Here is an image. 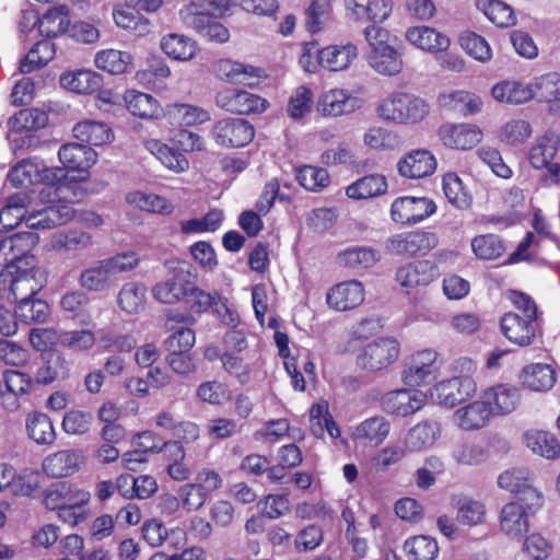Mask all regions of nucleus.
I'll return each instance as SVG.
<instances>
[{
	"mask_svg": "<svg viewBox=\"0 0 560 560\" xmlns=\"http://www.w3.org/2000/svg\"><path fill=\"white\" fill-rule=\"evenodd\" d=\"M428 110L423 100L407 93L389 95L377 108L383 119L396 122H417L425 117Z\"/></svg>",
	"mask_w": 560,
	"mask_h": 560,
	"instance_id": "f03ea898",
	"label": "nucleus"
},
{
	"mask_svg": "<svg viewBox=\"0 0 560 560\" xmlns=\"http://www.w3.org/2000/svg\"><path fill=\"white\" fill-rule=\"evenodd\" d=\"M404 550L412 560H433L439 551L435 539L428 536H415L404 544Z\"/></svg>",
	"mask_w": 560,
	"mask_h": 560,
	"instance_id": "4d7b16f0",
	"label": "nucleus"
},
{
	"mask_svg": "<svg viewBox=\"0 0 560 560\" xmlns=\"http://www.w3.org/2000/svg\"><path fill=\"white\" fill-rule=\"evenodd\" d=\"M443 191L450 203L458 209H466L470 205V198L459 176L447 173L443 176Z\"/></svg>",
	"mask_w": 560,
	"mask_h": 560,
	"instance_id": "13d9d810",
	"label": "nucleus"
},
{
	"mask_svg": "<svg viewBox=\"0 0 560 560\" xmlns=\"http://www.w3.org/2000/svg\"><path fill=\"white\" fill-rule=\"evenodd\" d=\"M491 409L486 404L485 399L481 401H474L468 406L458 409L455 415V421L464 430H477L487 424L490 419Z\"/></svg>",
	"mask_w": 560,
	"mask_h": 560,
	"instance_id": "c9c22d12",
	"label": "nucleus"
},
{
	"mask_svg": "<svg viewBox=\"0 0 560 560\" xmlns=\"http://www.w3.org/2000/svg\"><path fill=\"white\" fill-rule=\"evenodd\" d=\"M145 148L170 170L182 172L188 167V161L182 153L155 139L145 141Z\"/></svg>",
	"mask_w": 560,
	"mask_h": 560,
	"instance_id": "a18cd8bd",
	"label": "nucleus"
},
{
	"mask_svg": "<svg viewBox=\"0 0 560 560\" xmlns=\"http://www.w3.org/2000/svg\"><path fill=\"white\" fill-rule=\"evenodd\" d=\"M486 517V508L483 503L465 499L458 502L456 520L459 524L464 526H477L485 521Z\"/></svg>",
	"mask_w": 560,
	"mask_h": 560,
	"instance_id": "e2e57ef3",
	"label": "nucleus"
},
{
	"mask_svg": "<svg viewBox=\"0 0 560 560\" xmlns=\"http://www.w3.org/2000/svg\"><path fill=\"white\" fill-rule=\"evenodd\" d=\"M387 190L386 178L380 174H372L359 178L346 189V194L352 199H366L385 194Z\"/></svg>",
	"mask_w": 560,
	"mask_h": 560,
	"instance_id": "ea45409f",
	"label": "nucleus"
},
{
	"mask_svg": "<svg viewBox=\"0 0 560 560\" xmlns=\"http://www.w3.org/2000/svg\"><path fill=\"white\" fill-rule=\"evenodd\" d=\"M476 388V383L470 376H454L438 383L431 389V397L439 405L454 407L474 395Z\"/></svg>",
	"mask_w": 560,
	"mask_h": 560,
	"instance_id": "f8f14e48",
	"label": "nucleus"
},
{
	"mask_svg": "<svg viewBox=\"0 0 560 560\" xmlns=\"http://www.w3.org/2000/svg\"><path fill=\"white\" fill-rule=\"evenodd\" d=\"M462 48L474 59L486 62L491 59V49L487 40L480 35L468 32L459 37Z\"/></svg>",
	"mask_w": 560,
	"mask_h": 560,
	"instance_id": "774afa93",
	"label": "nucleus"
},
{
	"mask_svg": "<svg viewBox=\"0 0 560 560\" xmlns=\"http://www.w3.org/2000/svg\"><path fill=\"white\" fill-rule=\"evenodd\" d=\"M440 431V424L434 420H425L416 424L406 436L407 451L424 452L429 450L436 442Z\"/></svg>",
	"mask_w": 560,
	"mask_h": 560,
	"instance_id": "c85d7f7f",
	"label": "nucleus"
},
{
	"mask_svg": "<svg viewBox=\"0 0 560 560\" xmlns=\"http://www.w3.org/2000/svg\"><path fill=\"white\" fill-rule=\"evenodd\" d=\"M172 276L156 283L152 289L153 296L165 304H174L187 295V290L197 278L196 269L187 261H170Z\"/></svg>",
	"mask_w": 560,
	"mask_h": 560,
	"instance_id": "7ed1b4c3",
	"label": "nucleus"
},
{
	"mask_svg": "<svg viewBox=\"0 0 560 560\" xmlns=\"http://www.w3.org/2000/svg\"><path fill=\"white\" fill-rule=\"evenodd\" d=\"M215 104L233 114L250 115L262 113L267 108L268 102L244 90L226 89L215 95Z\"/></svg>",
	"mask_w": 560,
	"mask_h": 560,
	"instance_id": "9d476101",
	"label": "nucleus"
},
{
	"mask_svg": "<svg viewBox=\"0 0 560 560\" xmlns=\"http://www.w3.org/2000/svg\"><path fill=\"white\" fill-rule=\"evenodd\" d=\"M364 301V289L357 280L346 281L335 285L327 293V303L336 311H348Z\"/></svg>",
	"mask_w": 560,
	"mask_h": 560,
	"instance_id": "aec40b11",
	"label": "nucleus"
},
{
	"mask_svg": "<svg viewBox=\"0 0 560 560\" xmlns=\"http://www.w3.org/2000/svg\"><path fill=\"white\" fill-rule=\"evenodd\" d=\"M225 9V3L220 11H214L208 5H201L198 11L185 7L179 11V16L186 27L195 30L200 36L212 42L224 43L230 37L229 30L212 15L222 14Z\"/></svg>",
	"mask_w": 560,
	"mask_h": 560,
	"instance_id": "20e7f679",
	"label": "nucleus"
},
{
	"mask_svg": "<svg viewBox=\"0 0 560 560\" xmlns=\"http://www.w3.org/2000/svg\"><path fill=\"white\" fill-rule=\"evenodd\" d=\"M127 109L143 119L158 118L161 113L159 102L150 94L142 92H128L125 96Z\"/></svg>",
	"mask_w": 560,
	"mask_h": 560,
	"instance_id": "37998d69",
	"label": "nucleus"
},
{
	"mask_svg": "<svg viewBox=\"0 0 560 560\" xmlns=\"http://www.w3.org/2000/svg\"><path fill=\"white\" fill-rule=\"evenodd\" d=\"M27 431L31 439L38 444H48L55 439L52 423L44 413H35L28 418Z\"/></svg>",
	"mask_w": 560,
	"mask_h": 560,
	"instance_id": "69168bd1",
	"label": "nucleus"
},
{
	"mask_svg": "<svg viewBox=\"0 0 560 560\" xmlns=\"http://www.w3.org/2000/svg\"><path fill=\"white\" fill-rule=\"evenodd\" d=\"M527 513L518 502H510L502 508L500 516L501 530L511 537H518L527 532Z\"/></svg>",
	"mask_w": 560,
	"mask_h": 560,
	"instance_id": "f704fd0d",
	"label": "nucleus"
},
{
	"mask_svg": "<svg viewBox=\"0 0 560 560\" xmlns=\"http://www.w3.org/2000/svg\"><path fill=\"white\" fill-rule=\"evenodd\" d=\"M89 491L79 489L69 482H57L51 485L44 495V504L49 510L66 508V513H70V508H84L90 501Z\"/></svg>",
	"mask_w": 560,
	"mask_h": 560,
	"instance_id": "4468645a",
	"label": "nucleus"
},
{
	"mask_svg": "<svg viewBox=\"0 0 560 560\" xmlns=\"http://www.w3.org/2000/svg\"><path fill=\"white\" fill-rule=\"evenodd\" d=\"M357 54L358 49L352 44L343 46L331 45L318 50L317 60L322 67L330 71H340L348 68L357 57Z\"/></svg>",
	"mask_w": 560,
	"mask_h": 560,
	"instance_id": "7c9ffc66",
	"label": "nucleus"
},
{
	"mask_svg": "<svg viewBox=\"0 0 560 560\" xmlns=\"http://www.w3.org/2000/svg\"><path fill=\"white\" fill-rule=\"evenodd\" d=\"M69 368L65 357L58 351H49L42 355L35 380L38 384H50L68 376Z\"/></svg>",
	"mask_w": 560,
	"mask_h": 560,
	"instance_id": "2f4dec72",
	"label": "nucleus"
},
{
	"mask_svg": "<svg viewBox=\"0 0 560 560\" xmlns=\"http://www.w3.org/2000/svg\"><path fill=\"white\" fill-rule=\"evenodd\" d=\"M93 245V236L83 230H67L55 233L51 247L57 252L80 255Z\"/></svg>",
	"mask_w": 560,
	"mask_h": 560,
	"instance_id": "bb28decb",
	"label": "nucleus"
},
{
	"mask_svg": "<svg viewBox=\"0 0 560 560\" xmlns=\"http://www.w3.org/2000/svg\"><path fill=\"white\" fill-rule=\"evenodd\" d=\"M407 40L425 51H444L450 46V39L446 35L429 26H413L406 32Z\"/></svg>",
	"mask_w": 560,
	"mask_h": 560,
	"instance_id": "a878e982",
	"label": "nucleus"
},
{
	"mask_svg": "<svg viewBox=\"0 0 560 560\" xmlns=\"http://www.w3.org/2000/svg\"><path fill=\"white\" fill-rule=\"evenodd\" d=\"M40 182L45 186L38 191V198L45 206L40 209L30 206L22 217H25L30 229L48 230L67 223L73 217V208L65 202L69 189L65 167H47L39 161Z\"/></svg>",
	"mask_w": 560,
	"mask_h": 560,
	"instance_id": "f257e3e1",
	"label": "nucleus"
},
{
	"mask_svg": "<svg viewBox=\"0 0 560 560\" xmlns=\"http://www.w3.org/2000/svg\"><path fill=\"white\" fill-rule=\"evenodd\" d=\"M161 49L175 60H190L196 54V45L184 35L167 34L161 39Z\"/></svg>",
	"mask_w": 560,
	"mask_h": 560,
	"instance_id": "49530a36",
	"label": "nucleus"
},
{
	"mask_svg": "<svg viewBox=\"0 0 560 560\" xmlns=\"http://www.w3.org/2000/svg\"><path fill=\"white\" fill-rule=\"evenodd\" d=\"M478 5L482 9L486 16L500 27L514 25L515 16L513 10L506 3L500 0H479Z\"/></svg>",
	"mask_w": 560,
	"mask_h": 560,
	"instance_id": "6e6d98bb",
	"label": "nucleus"
},
{
	"mask_svg": "<svg viewBox=\"0 0 560 560\" xmlns=\"http://www.w3.org/2000/svg\"><path fill=\"white\" fill-rule=\"evenodd\" d=\"M44 287V275L40 269L31 266L21 268L16 265L15 276L11 281L10 291L15 302L22 301V298L33 299Z\"/></svg>",
	"mask_w": 560,
	"mask_h": 560,
	"instance_id": "6ab92c4d",
	"label": "nucleus"
},
{
	"mask_svg": "<svg viewBox=\"0 0 560 560\" xmlns=\"http://www.w3.org/2000/svg\"><path fill=\"white\" fill-rule=\"evenodd\" d=\"M48 122L47 114L38 108L21 109L9 119L10 133L9 137L23 131H36L44 128Z\"/></svg>",
	"mask_w": 560,
	"mask_h": 560,
	"instance_id": "4c0bfd02",
	"label": "nucleus"
},
{
	"mask_svg": "<svg viewBox=\"0 0 560 560\" xmlns=\"http://www.w3.org/2000/svg\"><path fill=\"white\" fill-rule=\"evenodd\" d=\"M427 401V395L417 389H396L382 399L383 409L395 416L407 417L420 410Z\"/></svg>",
	"mask_w": 560,
	"mask_h": 560,
	"instance_id": "2eb2a0df",
	"label": "nucleus"
},
{
	"mask_svg": "<svg viewBox=\"0 0 560 560\" xmlns=\"http://www.w3.org/2000/svg\"><path fill=\"white\" fill-rule=\"evenodd\" d=\"M438 353L433 350H423L411 355L402 371V381L408 386H420L430 383L436 377L439 366Z\"/></svg>",
	"mask_w": 560,
	"mask_h": 560,
	"instance_id": "ddd939ff",
	"label": "nucleus"
},
{
	"mask_svg": "<svg viewBox=\"0 0 560 560\" xmlns=\"http://www.w3.org/2000/svg\"><path fill=\"white\" fill-rule=\"evenodd\" d=\"M65 170L83 172L95 164L97 153L91 147L83 143L63 144L58 152Z\"/></svg>",
	"mask_w": 560,
	"mask_h": 560,
	"instance_id": "4be33fe9",
	"label": "nucleus"
},
{
	"mask_svg": "<svg viewBox=\"0 0 560 560\" xmlns=\"http://www.w3.org/2000/svg\"><path fill=\"white\" fill-rule=\"evenodd\" d=\"M358 100L345 90H330L325 92L317 101L316 109L323 116L337 117L352 113L357 108Z\"/></svg>",
	"mask_w": 560,
	"mask_h": 560,
	"instance_id": "b1692460",
	"label": "nucleus"
},
{
	"mask_svg": "<svg viewBox=\"0 0 560 560\" xmlns=\"http://www.w3.org/2000/svg\"><path fill=\"white\" fill-rule=\"evenodd\" d=\"M113 18L118 27L133 31L138 35L149 32V21L143 19L139 11L130 7L115 9Z\"/></svg>",
	"mask_w": 560,
	"mask_h": 560,
	"instance_id": "bf43d9fd",
	"label": "nucleus"
},
{
	"mask_svg": "<svg viewBox=\"0 0 560 560\" xmlns=\"http://www.w3.org/2000/svg\"><path fill=\"white\" fill-rule=\"evenodd\" d=\"M368 62L376 72L384 75H395L402 68L401 58L392 46L369 52Z\"/></svg>",
	"mask_w": 560,
	"mask_h": 560,
	"instance_id": "79ce46f5",
	"label": "nucleus"
},
{
	"mask_svg": "<svg viewBox=\"0 0 560 560\" xmlns=\"http://www.w3.org/2000/svg\"><path fill=\"white\" fill-rule=\"evenodd\" d=\"M217 144L224 148H242L248 144L255 135L254 127L243 118H224L212 128Z\"/></svg>",
	"mask_w": 560,
	"mask_h": 560,
	"instance_id": "1a4fd4ad",
	"label": "nucleus"
},
{
	"mask_svg": "<svg viewBox=\"0 0 560 560\" xmlns=\"http://www.w3.org/2000/svg\"><path fill=\"white\" fill-rule=\"evenodd\" d=\"M471 248L477 257L485 260L497 259L505 252L503 241L495 234H485L474 237Z\"/></svg>",
	"mask_w": 560,
	"mask_h": 560,
	"instance_id": "5fc2aeb1",
	"label": "nucleus"
},
{
	"mask_svg": "<svg viewBox=\"0 0 560 560\" xmlns=\"http://www.w3.org/2000/svg\"><path fill=\"white\" fill-rule=\"evenodd\" d=\"M133 453H161L171 455L183 452V445L177 441H165L152 431L137 433L132 439Z\"/></svg>",
	"mask_w": 560,
	"mask_h": 560,
	"instance_id": "473e14b6",
	"label": "nucleus"
},
{
	"mask_svg": "<svg viewBox=\"0 0 560 560\" xmlns=\"http://www.w3.org/2000/svg\"><path fill=\"white\" fill-rule=\"evenodd\" d=\"M399 354V343L393 338H378L366 343L360 351L357 363L370 372L381 371L395 362Z\"/></svg>",
	"mask_w": 560,
	"mask_h": 560,
	"instance_id": "0eeeda50",
	"label": "nucleus"
},
{
	"mask_svg": "<svg viewBox=\"0 0 560 560\" xmlns=\"http://www.w3.org/2000/svg\"><path fill=\"white\" fill-rule=\"evenodd\" d=\"M15 314L24 324L44 323L49 316V305L42 299H26L16 302Z\"/></svg>",
	"mask_w": 560,
	"mask_h": 560,
	"instance_id": "09e8293b",
	"label": "nucleus"
},
{
	"mask_svg": "<svg viewBox=\"0 0 560 560\" xmlns=\"http://www.w3.org/2000/svg\"><path fill=\"white\" fill-rule=\"evenodd\" d=\"M55 56L54 44L49 40H39L20 62V71L30 73L35 69L46 66Z\"/></svg>",
	"mask_w": 560,
	"mask_h": 560,
	"instance_id": "8fccbe9b",
	"label": "nucleus"
},
{
	"mask_svg": "<svg viewBox=\"0 0 560 560\" xmlns=\"http://www.w3.org/2000/svg\"><path fill=\"white\" fill-rule=\"evenodd\" d=\"M147 289L138 282L124 284L118 293V305L128 314H137L144 307Z\"/></svg>",
	"mask_w": 560,
	"mask_h": 560,
	"instance_id": "3c124183",
	"label": "nucleus"
},
{
	"mask_svg": "<svg viewBox=\"0 0 560 560\" xmlns=\"http://www.w3.org/2000/svg\"><path fill=\"white\" fill-rule=\"evenodd\" d=\"M185 298H187V303L192 313L201 314L209 308H213V312L225 325L235 327L240 322L237 314L228 306L225 299L217 291L207 292L196 287L195 281H191Z\"/></svg>",
	"mask_w": 560,
	"mask_h": 560,
	"instance_id": "423d86ee",
	"label": "nucleus"
},
{
	"mask_svg": "<svg viewBox=\"0 0 560 560\" xmlns=\"http://www.w3.org/2000/svg\"><path fill=\"white\" fill-rule=\"evenodd\" d=\"M390 432V422L382 416H374L360 422L351 438L357 445L376 447Z\"/></svg>",
	"mask_w": 560,
	"mask_h": 560,
	"instance_id": "f3484780",
	"label": "nucleus"
},
{
	"mask_svg": "<svg viewBox=\"0 0 560 560\" xmlns=\"http://www.w3.org/2000/svg\"><path fill=\"white\" fill-rule=\"evenodd\" d=\"M435 277V267L429 260H418L398 268L396 281L406 289L428 285Z\"/></svg>",
	"mask_w": 560,
	"mask_h": 560,
	"instance_id": "5701e85b",
	"label": "nucleus"
},
{
	"mask_svg": "<svg viewBox=\"0 0 560 560\" xmlns=\"http://www.w3.org/2000/svg\"><path fill=\"white\" fill-rule=\"evenodd\" d=\"M483 399L492 415H506L516 408L520 394L515 387L499 384L486 390Z\"/></svg>",
	"mask_w": 560,
	"mask_h": 560,
	"instance_id": "cd10ccee",
	"label": "nucleus"
},
{
	"mask_svg": "<svg viewBox=\"0 0 560 560\" xmlns=\"http://www.w3.org/2000/svg\"><path fill=\"white\" fill-rule=\"evenodd\" d=\"M131 55L126 51L107 49L95 56V65L98 69L110 74H122L131 66Z\"/></svg>",
	"mask_w": 560,
	"mask_h": 560,
	"instance_id": "de8ad7c7",
	"label": "nucleus"
},
{
	"mask_svg": "<svg viewBox=\"0 0 560 560\" xmlns=\"http://www.w3.org/2000/svg\"><path fill=\"white\" fill-rule=\"evenodd\" d=\"M436 206L425 197H399L390 208L392 219L401 224H416L433 214Z\"/></svg>",
	"mask_w": 560,
	"mask_h": 560,
	"instance_id": "9b49d317",
	"label": "nucleus"
},
{
	"mask_svg": "<svg viewBox=\"0 0 560 560\" xmlns=\"http://www.w3.org/2000/svg\"><path fill=\"white\" fill-rule=\"evenodd\" d=\"M523 441L536 455H560V441L549 431H528L524 433Z\"/></svg>",
	"mask_w": 560,
	"mask_h": 560,
	"instance_id": "c03bdc74",
	"label": "nucleus"
},
{
	"mask_svg": "<svg viewBox=\"0 0 560 560\" xmlns=\"http://www.w3.org/2000/svg\"><path fill=\"white\" fill-rule=\"evenodd\" d=\"M60 83L67 90L78 94H90L101 89L103 78L91 70H78L72 73L62 74Z\"/></svg>",
	"mask_w": 560,
	"mask_h": 560,
	"instance_id": "e433bc0d",
	"label": "nucleus"
},
{
	"mask_svg": "<svg viewBox=\"0 0 560 560\" xmlns=\"http://www.w3.org/2000/svg\"><path fill=\"white\" fill-rule=\"evenodd\" d=\"M442 142L452 149L468 150L478 144L482 132L476 125H443L439 131Z\"/></svg>",
	"mask_w": 560,
	"mask_h": 560,
	"instance_id": "a211bd4d",
	"label": "nucleus"
},
{
	"mask_svg": "<svg viewBox=\"0 0 560 560\" xmlns=\"http://www.w3.org/2000/svg\"><path fill=\"white\" fill-rule=\"evenodd\" d=\"M555 382V370L548 364H532L526 366L522 373L523 385L532 390H548Z\"/></svg>",
	"mask_w": 560,
	"mask_h": 560,
	"instance_id": "a19ab883",
	"label": "nucleus"
},
{
	"mask_svg": "<svg viewBox=\"0 0 560 560\" xmlns=\"http://www.w3.org/2000/svg\"><path fill=\"white\" fill-rule=\"evenodd\" d=\"M338 259L351 268H369L380 260V253L372 247H352L339 254Z\"/></svg>",
	"mask_w": 560,
	"mask_h": 560,
	"instance_id": "864d4df0",
	"label": "nucleus"
},
{
	"mask_svg": "<svg viewBox=\"0 0 560 560\" xmlns=\"http://www.w3.org/2000/svg\"><path fill=\"white\" fill-rule=\"evenodd\" d=\"M530 483L533 475L523 467L508 469L498 477L499 487L511 493H517Z\"/></svg>",
	"mask_w": 560,
	"mask_h": 560,
	"instance_id": "680f3d73",
	"label": "nucleus"
},
{
	"mask_svg": "<svg viewBox=\"0 0 560 560\" xmlns=\"http://www.w3.org/2000/svg\"><path fill=\"white\" fill-rule=\"evenodd\" d=\"M314 104L313 93L306 86H299L290 96L287 113L293 119H301L311 113Z\"/></svg>",
	"mask_w": 560,
	"mask_h": 560,
	"instance_id": "0e129e2a",
	"label": "nucleus"
},
{
	"mask_svg": "<svg viewBox=\"0 0 560 560\" xmlns=\"http://www.w3.org/2000/svg\"><path fill=\"white\" fill-rule=\"evenodd\" d=\"M401 176L422 178L431 175L436 168V161L428 150H415L406 154L397 164Z\"/></svg>",
	"mask_w": 560,
	"mask_h": 560,
	"instance_id": "412c9836",
	"label": "nucleus"
},
{
	"mask_svg": "<svg viewBox=\"0 0 560 560\" xmlns=\"http://www.w3.org/2000/svg\"><path fill=\"white\" fill-rule=\"evenodd\" d=\"M73 136L86 145H103L114 139L112 129L102 121L85 120L73 127Z\"/></svg>",
	"mask_w": 560,
	"mask_h": 560,
	"instance_id": "72a5a7b5",
	"label": "nucleus"
},
{
	"mask_svg": "<svg viewBox=\"0 0 560 560\" xmlns=\"http://www.w3.org/2000/svg\"><path fill=\"white\" fill-rule=\"evenodd\" d=\"M440 106L460 116L475 115L481 110L482 102L476 94L466 91H451L439 96Z\"/></svg>",
	"mask_w": 560,
	"mask_h": 560,
	"instance_id": "393cba45",
	"label": "nucleus"
},
{
	"mask_svg": "<svg viewBox=\"0 0 560 560\" xmlns=\"http://www.w3.org/2000/svg\"><path fill=\"white\" fill-rule=\"evenodd\" d=\"M438 236L432 232L413 231L390 236L386 248L394 255L416 256L425 255L436 247Z\"/></svg>",
	"mask_w": 560,
	"mask_h": 560,
	"instance_id": "6e6552de",
	"label": "nucleus"
},
{
	"mask_svg": "<svg viewBox=\"0 0 560 560\" xmlns=\"http://www.w3.org/2000/svg\"><path fill=\"white\" fill-rule=\"evenodd\" d=\"M501 330L511 342L525 347L534 340L538 322L524 318L516 313H506L501 318Z\"/></svg>",
	"mask_w": 560,
	"mask_h": 560,
	"instance_id": "dca6fc26",
	"label": "nucleus"
},
{
	"mask_svg": "<svg viewBox=\"0 0 560 560\" xmlns=\"http://www.w3.org/2000/svg\"><path fill=\"white\" fill-rule=\"evenodd\" d=\"M78 281L81 288L91 292L105 291L116 282L105 259H101L83 269Z\"/></svg>",
	"mask_w": 560,
	"mask_h": 560,
	"instance_id": "c756f323",
	"label": "nucleus"
},
{
	"mask_svg": "<svg viewBox=\"0 0 560 560\" xmlns=\"http://www.w3.org/2000/svg\"><path fill=\"white\" fill-rule=\"evenodd\" d=\"M560 147V137L553 131H546L537 138L529 150L528 159L530 165L536 170L546 168L551 184H559L560 163L553 162Z\"/></svg>",
	"mask_w": 560,
	"mask_h": 560,
	"instance_id": "39448f33",
	"label": "nucleus"
},
{
	"mask_svg": "<svg viewBox=\"0 0 560 560\" xmlns=\"http://www.w3.org/2000/svg\"><path fill=\"white\" fill-rule=\"evenodd\" d=\"M69 12L66 5H56L47 10L39 19L38 32L48 38L56 37L68 30Z\"/></svg>",
	"mask_w": 560,
	"mask_h": 560,
	"instance_id": "58836bf2",
	"label": "nucleus"
},
{
	"mask_svg": "<svg viewBox=\"0 0 560 560\" xmlns=\"http://www.w3.org/2000/svg\"><path fill=\"white\" fill-rule=\"evenodd\" d=\"M82 462L79 457H45L43 470L52 478H63L78 471Z\"/></svg>",
	"mask_w": 560,
	"mask_h": 560,
	"instance_id": "052dcab7",
	"label": "nucleus"
},
{
	"mask_svg": "<svg viewBox=\"0 0 560 560\" xmlns=\"http://www.w3.org/2000/svg\"><path fill=\"white\" fill-rule=\"evenodd\" d=\"M296 180L305 189L316 191L329 184V175L324 168L304 165L298 170Z\"/></svg>",
	"mask_w": 560,
	"mask_h": 560,
	"instance_id": "338daca9",
	"label": "nucleus"
},
{
	"mask_svg": "<svg viewBox=\"0 0 560 560\" xmlns=\"http://www.w3.org/2000/svg\"><path fill=\"white\" fill-rule=\"evenodd\" d=\"M8 180L14 187H27L39 184V161L23 160L18 163L8 174Z\"/></svg>",
	"mask_w": 560,
	"mask_h": 560,
	"instance_id": "603ef678",
	"label": "nucleus"
}]
</instances>
